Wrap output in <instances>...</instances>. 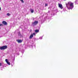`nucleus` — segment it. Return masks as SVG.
<instances>
[{
  "label": "nucleus",
  "instance_id": "f257e3e1",
  "mask_svg": "<svg viewBox=\"0 0 78 78\" xmlns=\"http://www.w3.org/2000/svg\"><path fill=\"white\" fill-rule=\"evenodd\" d=\"M66 5L68 9H72L74 7L73 3L72 2H69L68 3L66 4Z\"/></svg>",
  "mask_w": 78,
  "mask_h": 78
},
{
  "label": "nucleus",
  "instance_id": "f03ea898",
  "mask_svg": "<svg viewBox=\"0 0 78 78\" xmlns=\"http://www.w3.org/2000/svg\"><path fill=\"white\" fill-rule=\"evenodd\" d=\"M16 54L13 53L10 55L11 61L12 62L11 64L12 66L14 64V61L15 60V55Z\"/></svg>",
  "mask_w": 78,
  "mask_h": 78
},
{
  "label": "nucleus",
  "instance_id": "7ed1b4c3",
  "mask_svg": "<svg viewBox=\"0 0 78 78\" xmlns=\"http://www.w3.org/2000/svg\"><path fill=\"white\" fill-rule=\"evenodd\" d=\"M37 23H38V21H35L32 22V26L34 27V26H35L37 25Z\"/></svg>",
  "mask_w": 78,
  "mask_h": 78
},
{
  "label": "nucleus",
  "instance_id": "20e7f679",
  "mask_svg": "<svg viewBox=\"0 0 78 78\" xmlns=\"http://www.w3.org/2000/svg\"><path fill=\"white\" fill-rule=\"evenodd\" d=\"M7 48H8V47L6 45L0 47V49L1 50H5V49H6Z\"/></svg>",
  "mask_w": 78,
  "mask_h": 78
},
{
  "label": "nucleus",
  "instance_id": "39448f33",
  "mask_svg": "<svg viewBox=\"0 0 78 78\" xmlns=\"http://www.w3.org/2000/svg\"><path fill=\"white\" fill-rule=\"evenodd\" d=\"M58 7L61 8V9H62L63 8V6L61 4H60L59 3H58Z\"/></svg>",
  "mask_w": 78,
  "mask_h": 78
},
{
  "label": "nucleus",
  "instance_id": "423d86ee",
  "mask_svg": "<svg viewBox=\"0 0 78 78\" xmlns=\"http://www.w3.org/2000/svg\"><path fill=\"white\" fill-rule=\"evenodd\" d=\"M2 23L3 24V25H7V24L6 22L5 21H3L2 22Z\"/></svg>",
  "mask_w": 78,
  "mask_h": 78
},
{
  "label": "nucleus",
  "instance_id": "0eeeda50",
  "mask_svg": "<svg viewBox=\"0 0 78 78\" xmlns=\"http://www.w3.org/2000/svg\"><path fill=\"white\" fill-rule=\"evenodd\" d=\"M16 41L18 42V43H21L22 42V41L21 40H17Z\"/></svg>",
  "mask_w": 78,
  "mask_h": 78
},
{
  "label": "nucleus",
  "instance_id": "6e6552de",
  "mask_svg": "<svg viewBox=\"0 0 78 78\" xmlns=\"http://www.w3.org/2000/svg\"><path fill=\"white\" fill-rule=\"evenodd\" d=\"M5 62H6V63H7V64H8L9 65H10V62H8V60L7 59H6L5 60Z\"/></svg>",
  "mask_w": 78,
  "mask_h": 78
},
{
  "label": "nucleus",
  "instance_id": "1a4fd4ad",
  "mask_svg": "<svg viewBox=\"0 0 78 78\" xmlns=\"http://www.w3.org/2000/svg\"><path fill=\"white\" fill-rule=\"evenodd\" d=\"M18 34L19 36H20V37H22V35L20 34V32H19L18 33Z\"/></svg>",
  "mask_w": 78,
  "mask_h": 78
},
{
  "label": "nucleus",
  "instance_id": "9d476101",
  "mask_svg": "<svg viewBox=\"0 0 78 78\" xmlns=\"http://www.w3.org/2000/svg\"><path fill=\"white\" fill-rule=\"evenodd\" d=\"M30 11L32 13L34 12V10L33 9H30Z\"/></svg>",
  "mask_w": 78,
  "mask_h": 78
},
{
  "label": "nucleus",
  "instance_id": "9b49d317",
  "mask_svg": "<svg viewBox=\"0 0 78 78\" xmlns=\"http://www.w3.org/2000/svg\"><path fill=\"white\" fill-rule=\"evenodd\" d=\"M33 37V34H31L30 37V39H31L32 37Z\"/></svg>",
  "mask_w": 78,
  "mask_h": 78
},
{
  "label": "nucleus",
  "instance_id": "f8f14e48",
  "mask_svg": "<svg viewBox=\"0 0 78 78\" xmlns=\"http://www.w3.org/2000/svg\"><path fill=\"white\" fill-rule=\"evenodd\" d=\"M35 33H38L39 32V30H35Z\"/></svg>",
  "mask_w": 78,
  "mask_h": 78
},
{
  "label": "nucleus",
  "instance_id": "ddd939ff",
  "mask_svg": "<svg viewBox=\"0 0 78 78\" xmlns=\"http://www.w3.org/2000/svg\"><path fill=\"white\" fill-rule=\"evenodd\" d=\"M7 16H10V14L9 13H7Z\"/></svg>",
  "mask_w": 78,
  "mask_h": 78
},
{
  "label": "nucleus",
  "instance_id": "4468645a",
  "mask_svg": "<svg viewBox=\"0 0 78 78\" xmlns=\"http://www.w3.org/2000/svg\"><path fill=\"white\" fill-rule=\"evenodd\" d=\"M20 1H21V2L23 3H24L23 0H20Z\"/></svg>",
  "mask_w": 78,
  "mask_h": 78
},
{
  "label": "nucleus",
  "instance_id": "2eb2a0df",
  "mask_svg": "<svg viewBox=\"0 0 78 78\" xmlns=\"http://www.w3.org/2000/svg\"><path fill=\"white\" fill-rule=\"evenodd\" d=\"M43 37H40L39 39H42Z\"/></svg>",
  "mask_w": 78,
  "mask_h": 78
},
{
  "label": "nucleus",
  "instance_id": "dca6fc26",
  "mask_svg": "<svg viewBox=\"0 0 78 78\" xmlns=\"http://www.w3.org/2000/svg\"><path fill=\"white\" fill-rule=\"evenodd\" d=\"M3 64L2 63H0V66H2Z\"/></svg>",
  "mask_w": 78,
  "mask_h": 78
},
{
  "label": "nucleus",
  "instance_id": "f3484780",
  "mask_svg": "<svg viewBox=\"0 0 78 78\" xmlns=\"http://www.w3.org/2000/svg\"><path fill=\"white\" fill-rule=\"evenodd\" d=\"M3 25L2 24H0V27H1V26H3Z\"/></svg>",
  "mask_w": 78,
  "mask_h": 78
},
{
  "label": "nucleus",
  "instance_id": "a211bd4d",
  "mask_svg": "<svg viewBox=\"0 0 78 78\" xmlns=\"http://www.w3.org/2000/svg\"><path fill=\"white\" fill-rule=\"evenodd\" d=\"M47 5H48L47 4H45V6H47Z\"/></svg>",
  "mask_w": 78,
  "mask_h": 78
},
{
  "label": "nucleus",
  "instance_id": "6ab92c4d",
  "mask_svg": "<svg viewBox=\"0 0 78 78\" xmlns=\"http://www.w3.org/2000/svg\"><path fill=\"white\" fill-rule=\"evenodd\" d=\"M33 35H36V34L34 33L33 34Z\"/></svg>",
  "mask_w": 78,
  "mask_h": 78
},
{
  "label": "nucleus",
  "instance_id": "aec40b11",
  "mask_svg": "<svg viewBox=\"0 0 78 78\" xmlns=\"http://www.w3.org/2000/svg\"><path fill=\"white\" fill-rule=\"evenodd\" d=\"M63 10L64 11H66V10L65 9H63Z\"/></svg>",
  "mask_w": 78,
  "mask_h": 78
},
{
  "label": "nucleus",
  "instance_id": "412c9836",
  "mask_svg": "<svg viewBox=\"0 0 78 78\" xmlns=\"http://www.w3.org/2000/svg\"><path fill=\"white\" fill-rule=\"evenodd\" d=\"M48 13H50V11H48Z\"/></svg>",
  "mask_w": 78,
  "mask_h": 78
},
{
  "label": "nucleus",
  "instance_id": "4be33fe9",
  "mask_svg": "<svg viewBox=\"0 0 78 78\" xmlns=\"http://www.w3.org/2000/svg\"><path fill=\"white\" fill-rule=\"evenodd\" d=\"M0 11H1V7H0Z\"/></svg>",
  "mask_w": 78,
  "mask_h": 78
},
{
  "label": "nucleus",
  "instance_id": "5701e85b",
  "mask_svg": "<svg viewBox=\"0 0 78 78\" xmlns=\"http://www.w3.org/2000/svg\"><path fill=\"white\" fill-rule=\"evenodd\" d=\"M64 0V1H66V0Z\"/></svg>",
  "mask_w": 78,
  "mask_h": 78
},
{
  "label": "nucleus",
  "instance_id": "b1692460",
  "mask_svg": "<svg viewBox=\"0 0 78 78\" xmlns=\"http://www.w3.org/2000/svg\"><path fill=\"white\" fill-rule=\"evenodd\" d=\"M2 0H0V1H1Z\"/></svg>",
  "mask_w": 78,
  "mask_h": 78
}]
</instances>
